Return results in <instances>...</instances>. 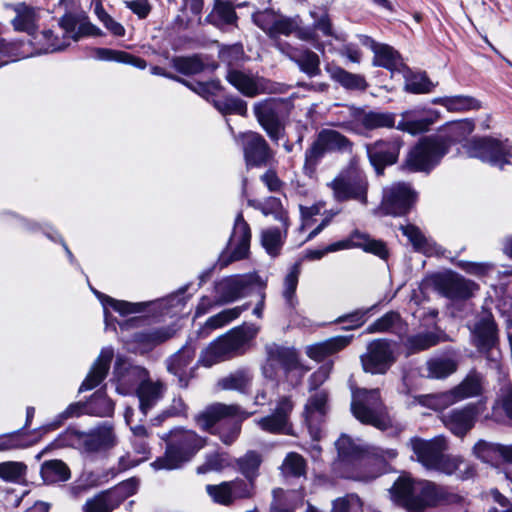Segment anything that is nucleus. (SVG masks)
<instances>
[{
    "instance_id": "nucleus-1",
    "label": "nucleus",
    "mask_w": 512,
    "mask_h": 512,
    "mask_svg": "<svg viewBox=\"0 0 512 512\" xmlns=\"http://www.w3.org/2000/svg\"><path fill=\"white\" fill-rule=\"evenodd\" d=\"M390 497L408 512H425L444 503L448 492L435 482L403 476L394 482Z\"/></svg>"
},
{
    "instance_id": "nucleus-2",
    "label": "nucleus",
    "mask_w": 512,
    "mask_h": 512,
    "mask_svg": "<svg viewBox=\"0 0 512 512\" xmlns=\"http://www.w3.org/2000/svg\"><path fill=\"white\" fill-rule=\"evenodd\" d=\"M162 438L167 441V450L152 463L156 470L178 468L205 445V440L190 430L175 429Z\"/></svg>"
},
{
    "instance_id": "nucleus-3",
    "label": "nucleus",
    "mask_w": 512,
    "mask_h": 512,
    "mask_svg": "<svg viewBox=\"0 0 512 512\" xmlns=\"http://www.w3.org/2000/svg\"><path fill=\"white\" fill-rule=\"evenodd\" d=\"M351 409L354 416L362 423L373 425L379 429H386L390 425V419L377 389L354 391Z\"/></svg>"
},
{
    "instance_id": "nucleus-4",
    "label": "nucleus",
    "mask_w": 512,
    "mask_h": 512,
    "mask_svg": "<svg viewBox=\"0 0 512 512\" xmlns=\"http://www.w3.org/2000/svg\"><path fill=\"white\" fill-rule=\"evenodd\" d=\"M351 147L352 143L339 132L331 129L320 131L311 147L305 152V173L312 176L318 160L326 152L347 151Z\"/></svg>"
},
{
    "instance_id": "nucleus-5",
    "label": "nucleus",
    "mask_w": 512,
    "mask_h": 512,
    "mask_svg": "<svg viewBox=\"0 0 512 512\" xmlns=\"http://www.w3.org/2000/svg\"><path fill=\"white\" fill-rule=\"evenodd\" d=\"M464 149L469 157L479 158L501 168L512 159V143L507 140L501 142L492 138L473 139L464 145Z\"/></svg>"
},
{
    "instance_id": "nucleus-6",
    "label": "nucleus",
    "mask_w": 512,
    "mask_h": 512,
    "mask_svg": "<svg viewBox=\"0 0 512 512\" xmlns=\"http://www.w3.org/2000/svg\"><path fill=\"white\" fill-rule=\"evenodd\" d=\"M327 186L338 201L354 199L364 204L367 202V179L358 170H347L340 173Z\"/></svg>"
},
{
    "instance_id": "nucleus-7",
    "label": "nucleus",
    "mask_w": 512,
    "mask_h": 512,
    "mask_svg": "<svg viewBox=\"0 0 512 512\" xmlns=\"http://www.w3.org/2000/svg\"><path fill=\"white\" fill-rule=\"evenodd\" d=\"M447 151L446 142L425 138L409 152L405 167L411 171H429Z\"/></svg>"
},
{
    "instance_id": "nucleus-8",
    "label": "nucleus",
    "mask_w": 512,
    "mask_h": 512,
    "mask_svg": "<svg viewBox=\"0 0 512 512\" xmlns=\"http://www.w3.org/2000/svg\"><path fill=\"white\" fill-rule=\"evenodd\" d=\"M481 392V381L478 377H468L460 385L451 391L426 396L423 404L434 410H442L456 402L466 398L479 395Z\"/></svg>"
},
{
    "instance_id": "nucleus-9",
    "label": "nucleus",
    "mask_w": 512,
    "mask_h": 512,
    "mask_svg": "<svg viewBox=\"0 0 512 512\" xmlns=\"http://www.w3.org/2000/svg\"><path fill=\"white\" fill-rule=\"evenodd\" d=\"M393 346L385 340H375L367 347V352L361 356L365 372L384 374L395 362Z\"/></svg>"
},
{
    "instance_id": "nucleus-10",
    "label": "nucleus",
    "mask_w": 512,
    "mask_h": 512,
    "mask_svg": "<svg viewBox=\"0 0 512 512\" xmlns=\"http://www.w3.org/2000/svg\"><path fill=\"white\" fill-rule=\"evenodd\" d=\"M250 239L251 232L249 225L243 219L242 214H238L229 240L228 251L220 258L221 265L226 266L233 261L247 257L249 253Z\"/></svg>"
},
{
    "instance_id": "nucleus-11",
    "label": "nucleus",
    "mask_w": 512,
    "mask_h": 512,
    "mask_svg": "<svg viewBox=\"0 0 512 512\" xmlns=\"http://www.w3.org/2000/svg\"><path fill=\"white\" fill-rule=\"evenodd\" d=\"M408 446L413 451L416 460L427 469H432L437 465L440 454L448 448L444 436H436L430 440L414 437L410 439Z\"/></svg>"
},
{
    "instance_id": "nucleus-12",
    "label": "nucleus",
    "mask_w": 512,
    "mask_h": 512,
    "mask_svg": "<svg viewBox=\"0 0 512 512\" xmlns=\"http://www.w3.org/2000/svg\"><path fill=\"white\" fill-rule=\"evenodd\" d=\"M416 199V193L408 184L396 183L386 188L382 209L386 214L402 215L406 213Z\"/></svg>"
},
{
    "instance_id": "nucleus-13",
    "label": "nucleus",
    "mask_w": 512,
    "mask_h": 512,
    "mask_svg": "<svg viewBox=\"0 0 512 512\" xmlns=\"http://www.w3.org/2000/svg\"><path fill=\"white\" fill-rule=\"evenodd\" d=\"M206 491L215 503L230 505L238 499L250 497L252 485L242 479H235L218 485H207Z\"/></svg>"
},
{
    "instance_id": "nucleus-14",
    "label": "nucleus",
    "mask_w": 512,
    "mask_h": 512,
    "mask_svg": "<svg viewBox=\"0 0 512 512\" xmlns=\"http://www.w3.org/2000/svg\"><path fill=\"white\" fill-rule=\"evenodd\" d=\"M293 403L288 397H281L271 415L256 420V424L265 432L273 434H291L289 416Z\"/></svg>"
},
{
    "instance_id": "nucleus-15",
    "label": "nucleus",
    "mask_w": 512,
    "mask_h": 512,
    "mask_svg": "<svg viewBox=\"0 0 512 512\" xmlns=\"http://www.w3.org/2000/svg\"><path fill=\"white\" fill-rule=\"evenodd\" d=\"M351 248H361L365 252L372 253L382 259L388 257V249L384 242L373 239L369 235L359 231L352 233L348 239L327 246L326 251L335 252Z\"/></svg>"
},
{
    "instance_id": "nucleus-16",
    "label": "nucleus",
    "mask_w": 512,
    "mask_h": 512,
    "mask_svg": "<svg viewBox=\"0 0 512 512\" xmlns=\"http://www.w3.org/2000/svg\"><path fill=\"white\" fill-rule=\"evenodd\" d=\"M478 414L475 405H467L442 414L441 421L455 436L462 438L473 428Z\"/></svg>"
},
{
    "instance_id": "nucleus-17",
    "label": "nucleus",
    "mask_w": 512,
    "mask_h": 512,
    "mask_svg": "<svg viewBox=\"0 0 512 512\" xmlns=\"http://www.w3.org/2000/svg\"><path fill=\"white\" fill-rule=\"evenodd\" d=\"M243 145L244 157L248 166H260L272 158L266 141L255 132H246L238 136Z\"/></svg>"
},
{
    "instance_id": "nucleus-18",
    "label": "nucleus",
    "mask_w": 512,
    "mask_h": 512,
    "mask_svg": "<svg viewBox=\"0 0 512 512\" xmlns=\"http://www.w3.org/2000/svg\"><path fill=\"white\" fill-rule=\"evenodd\" d=\"M353 119L346 124V127L358 134H363L367 130L377 128H391L395 126V118L391 113L364 112L354 110Z\"/></svg>"
},
{
    "instance_id": "nucleus-19",
    "label": "nucleus",
    "mask_w": 512,
    "mask_h": 512,
    "mask_svg": "<svg viewBox=\"0 0 512 512\" xmlns=\"http://www.w3.org/2000/svg\"><path fill=\"white\" fill-rule=\"evenodd\" d=\"M247 417L248 414L242 411L237 405L216 403L207 407L203 412L198 414L195 420L201 429L209 430L222 419L234 418L242 421Z\"/></svg>"
},
{
    "instance_id": "nucleus-20",
    "label": "nucleus",
    "mask_w": 512,
    "mask_h": 512,
    "mask_svg": "<svg viewBox=\"0 0 512 512\" xmlns=\"http://www.w3.org/2000/svg\"><path fill=\"white\" fill-rule=\"evenodd\" d=\"M401 146L399 139L377 141L367 146L368 157L377 173H381L386 165H392L397 161Z\"/></svg>"
},
{
    "instance_id": "nucleus-21",
    "label": "nucleus",
    "mask_w": 512,
    "mask_h": 512,
    "mask_svg": "<svg viewBox=\"0 0 512 512\" xmlns=\"http://www.w3.org/2000/svg\"><path fill=\"white\" fill-rule=\"evenodd\" d=\"M136 484L134 480L121 483L113 492L98 495L88 500L84 506L85 512H110L119 504L118 496L126 497L134 494Z\"/></svg>"
},
{
    "instance_id": "nucleus-22",
    "label": "nucleus",
    "mask_w": 512,
    "mask_h": 512,
    "mask_svg": "<svg viewBox=\"0 0 512 512\" xmlns=\"http://www.w3.org/2000/svg\"><path fill=\"white\" fill-rule=\"evenodd\" d=\"M473 341L480 350L491 348L497 341V328L489 311H482L470 327Z\"/></svg>"
},
{
    "instance_id": "nucleus-23",
    "label": "nucleus",
    "mask_w": 512,
    "mask_h": 512,
    "mask_svg": "<svg viewBox=\"0 0 512 512\" xmlns=\"http://www.w3.org/2000/svg\"><path fill=\"white\" fill-rule=\"evenodd\" d=\"M279 107L280 102L276 99H267L254 105V112L259 123L273 140H278L282 132L278 121Z\"/></svg>"
},
{
    "instance_id": "nucleus-24",
    "label": "nucleus",
    "mask_w": 512,
    "mask_h": 512,
    "mask_svg": "<svg viewBox=\"0 0 512 512\" xmlns=\"http://www.w3.org/2000/svg\"><path fill=\"white\" fill-rule=\"evenodd\" d=\"M228 82L238 91L248 97H254L265 92H272L268 82L263 78H255L241 71L231 70L226 76Z\"/></svg>"
},
{
    "instance_id": "nucleus-25",
    "label": "nucleus",
    "mask_w": 512,
    "mask_h": 512,
    "mask_svg": "<svg viewBox=\"0 0 512 512\" xmlns=\"http://www.w3.org/2000/svg\"><path fill=\"white\" fill-rule=\"evenodd\" d=\"M257 332L258 329L254 326H243L231 330L218 339L222 345L221 353H227L228 356L238 353L256 336Z\"/></svg>"
},
{
    "instance_id": "nucleus-26",
    "label": "nucleus",
    "mask_w": 512,
    "mask_h": 512,
    "mask_svg": "<svg viewBox=\"0 0 512 512\" xmlns=\"http://www.w3.org/2000/svg\"><path fill=\"white\" fill-rule=\"evenodd\" d=\"M115 373L118 376L117 392L128 394L132 388L145 382L148 379V372L140 366H129L122 371V359L118 358L115 367Z\"/></svg>"
},
{
    "instance_id": "nucleus-27",
    "label": "nucleus",
    "mask_w": 512,
    "mask_h": 512,
    "mask_svg": "<svg viewBox=\"0 0 512 512\" xmlns=\"http://www.w3.org/2000/svg\"><path fill=\"white\" fill-rule=\"evenodd\" d=\"M114 352L112 348H103L95 360L90 372L80 386L79 391H88L99 385L106 377Z\"/></svg>"
},
{
    "instance_id": "nucleus-28",
    "label": "nucleus",
    "mask_w": 512,
    "mask_h": 512,
    "mask_svg": "<svg viewBox=\"0 0 512 512\" xmlns=\"http://www.w3.org/2000/svg\"><path fill=\"white\" fill-rule=\"evenodd\" d=\"M327 409V393L318 391L313 394L305 406V421L307 422L311 436L319 439V430L314 427L325 415Z\"/></svg>"
},
{
    "instance_id": "nucleus-29",
    "label": "nucleus",
    "mask_w": 512,
    "mask_h": 512,
    "mask_svg": "<svg viewBox=\"0 0 512 512\" xmlns=\"http://www.w3.org/2000/svg\"><path fill=\"white\" fill-rule=\"evenodd\" d=\"M396 128L412 135L425 132L439 118L437 111H429L428 116L418 118L415 111H405L401 115Z\"/></svg>"
},
{
    "instance_id": "nucleus-30",
    "label": "nucleus",
    "mask_w": 512,
    "mask_h": 512,
    "mask_svg": "<svg viewBox=\"0 0 512 512\" xmlns=\"http://www.w3.org/2000/svg\"><path fill=\"white\" fill-rule=\"evenodd\" d=\"M351 336H336L306 347V354L316 361L333 355L349 345Z\"/></svg>"
},
{
    "instance_id": "nucleus-31",
    "label": "nucleus",
    "mask_w": 512,
    "mask_h": 512,
    "mask_svg": "<svg viewBox=\"0 0 512 512\" xmlns=\"http://www.w3.org/2000/svg\"><path fill=\"white\" fill-rule=\"evenodd\" d=\"M63 30V36L66 41H78L83 36L101 35V31L89 22L79 23L78 20L70 15H64L59 21Z\"/></svg>"
},
{
    "instance_id": "nucleus-32",
    "label": "nucleus",
    "mask_w": 512,
    "mask_h": 512,
    "mask_svg": "<svg viewBox=\"0 0 512 512\" xmlns=\"http://www.w3.org/2000/svg\"><path fill=\"white\" fill-rule=\"evenodd\" d=\"M15 12L11 20L12 26L16 31L25 32L32 35L37 29L38 14L35 8L24 3L13 6Z\"/></svg>"
},
{
    "instance_id": "nucleus-33",
    "label": "nucleus",
    "mask_w": 512,
    "mask_h": 512,
    "mask_svg": "<svg viewBox=\"0 0 512 512\" xmlns=\"http://www.w3.org/2000/svg\"><path fill=\"white\" fill-rule=\"evenodd\" d=\"M277 47L290 59L294 60L299 65L301 71L305 72L309 76H315L320 73V60L316 53L309 50L298 53L290 46L284 47L280 43Z\"/></svg>"
},
{
    "instance_id": "nucleus-34",
    "label": "nucleus",
    "mask_w": 512,
    "mask_h": 512,
    "mask_svg": "<svg viewBox=\"0 0 512 512\" xmlns=\"http://www.w3.org/2000/svg\"><path fill=\"white\" fill-rule=\"evenodd\" d=\"M433 470L451 475L457 473L461 479H466L473 475V467L466 463L461 457L440 454L437 465L433 466Z\"/></svg>"
},
{
    "instance_id": "nucleus-35",
    "label": "nucleus",
    "mask_w": 512,
    "mask_h": 512,
    "mask_svg": "<svg viewBox=\"0 0 512 512\" xmlns=\"http://www.w3.org/2000/svg\"><path fill=\"white\" fill-rule=\"evenodd\" d=\"M164 385L160 381H151L147 379L136 389L140 402V409L144 414L152 408L163 396Z\"/></svg>"
},
{
    "instance_id": "nucleus-36",
    "label": "nucleus",
    "mask_w": 512,
    "mask_h": 512,
    "mask_svg": "<svg viewBox=\"0 0 512 512\" xmlns=\"http://www.w3.org/2000/svg\"><path fill=\"white\" fill-rule=\"evenodd\" d=\"M81 441L86 451L95 452L112 447L115 435L110 427H101L90 434H82Z\"/></svg>"
},
{
    "instance_id": "nucleus-37",
    "label": "nucleus",
    "mask_w": 512,
    "mask_h": 512,
    "mask_svg": "<svg viewBox=\"0 0 512 512\" xmlns=\"http://www.w3.org/2000/svg\"><path fill=\"white\" fill-rule=\"evenodd\" d=\"M366 45L374 53L373 65L393 69L399 62V54L392 47L366 38Z\"/></svg>"
},
{
    "instance_id": "nucleus-38",
    "label": "nucleus",
    "mask_w": 512,
    "mask_h": 512,
    "mask_svg": "<svg viewBox=\"0 0 512 512\" xmlns=\"http://www.w3.org/2000/svg\"><path fill=\"white\" fill-rule=\"evenodd\" d=\"M92 57L100 61H115L125 64H130L139 69L146 68L145 60L135 57L127 52L108 49V48H95L92 52Z\"/></svg>"
},
{
    "instance_id": "nucleus-39",
    "label": "nucleus",
    "mask_w": 512,
    "mask_h": 512,
    "mask_svg": "<svg viewBox=\"0 0 512 512\" xmlns=\"http://www.w3.org/2000/svg\"><path fill=\"white\" fill-rule=\"evenodd\" d=\"M433 104L445 107L450 112H465L481 107L480 102L473 97L465 95L438 97L432 100Z\"/></svg>"
},
{
    "instance_id": "nucleus-40",
    "label": "nucleus",
    "mask_w": 512,
    "mask_h": 512,
    "mask_svg": "<svg viewBox=\"0 0 512 512\" xmlns=\"http://www.w3.org/2000/svg\"><path fill=\"white\" fill-rule=\"evenodd\" d=\"M40 473L44 482L49 484L67 481L70 478V469L58 459L45 461L41 465Z\"/></svg>"
},
{
    "instance_id": "nucleus-41",
    "label": "nucleus",
    "mask_w": 512,
    "mask_h": 512,
    "mask_svg": "<svg viewBox=\"0 0 512 512\" xmlns=\"http://www.w3.org/2000/svg\"><path fill=\"white\" fill-rule=\"evenodd\" d=\"M311 16L315 19L314 29L301 28L296 30V35L299 39L305 41H317L316 30L321 31L324 36L332 35L330 22L324 11L319 15L316 12H311Z\"/></svg>"
},
{
    "instance_id": "nucleus-42",
    "label": "nucleus",
    "mask_w": 512,
    "mask_h": 512,
    "mask_svg": "<svg viewBox=\"0 0 512 512\" xmlns=\"http://www.w3.org/2000/svg\"><path fill=\"white\" fill-rule=\"evenodd\" d=\"M331 78L339 82L342 86L349 89H365L366 81L363 76L352 74L340 67L329 66L327 67Z\"/></svg>"
},
{
    "instance_id": "nucleus-43",
    "label": "nucleus",
    "mask_w": 512,
    "mask_h": 512,
    "mask_svg": "<svg viewBox=\"0 0 512 512\" xmlns=\"http://www.w3.org/2000/svg\"><path fill=\"white\" fill-rule=\"evenodd\" d=\"M262 463V457L255 451H248L242 457L237 459L239 471L248 479L253 486L254 479L258 476V470Z\"/></svg>"
},
{
    "instance_id": "nucleus-44",
    "label": "nucleus",
    "mask_w": 512,
    "mask_h": 512,
    "mask_svg": "<svg viewBox=\"0 0 512 512\" xmlns=\"http://www.w3.org/2000/svg\"><path fill=\"white\" fill-rule=\"evenodd\" d=\"M495 418L500 419L504 415L512 423V386L505 384L499 390L493 406Z\"/></svg>"
},
{
    "instance_id": "nucleus-45",
    "label": "nucleus",
    "mask_w": 512,
    "mask_h": 512,
    "mask_svg": "<svg viewBox=\"0 0 512 512\" xmlns=\"http://www.w3.org/2000/svg\"><path fill=\"white\" fill-rule=\"evenodd\" d=\"M247 284L245 277L230 278L220 284L219 289L222 291L220 303L233 302L240 298Z\"/></svg>"
},
{
    "instance_id": "nucleus-46",
    "label": "nucleus",
    "mask_w": 512,
    "mask_h": 512,
    "mask_svg": "<svg viewBox=\"0 0 512 512\" xmlns=\"http://www.w3.org/2000/svg\"><path fill=\"white\" fill-rule=\"evenodd\" d=\"M248 307L247 305L243 306H237L230 309H225L221 311L220 313L211 316L204 325V330L212 331L218 328H222L223 326L227 325L231 321L238 318L241 313L246 310Z\"/></svg>"
},
{
    "instance_id": "nucleus-47",
    "label": "nucleus",
    "mask_w": 512,
    "mask_h": 512,
    "mask_svg": "<svg viewBox=\"0 0 512 512\" xmlns=\"http://www.w3.org/2000/svg\"><path fill=\"white\" fill-rule=\"evenodd\" d=\"M475 128L474 123L469 119L458 120L447 123L444 127L447 140L450 143L460 142L470 135Z\"/></svg>"
},
{
    "instance_id": "nucleus-48",
    "label": "nucleus",
    "mask_w": 512,
    "mask_h": 512,
    "mask_svg": "<svg viewBox=\"0 0 512 512\" xmlns=\"http://www.w3.org/2000/svg\"><path fill=\"white\" fill-rule=\"evenodd\" d=\"M207 19L210 23L221 26L233 23L236 20V14L230 3L217 0Z\"/></svg>"
},
{
    "instance_id": "nucleus-49",
    "label": "nucleus",
    "mask_w": 512,
    "mask_h": 512,
    "mask_svg": "<svg viewBox=\"0 0 512 512\" xmlns=\"http://www.w3.org/2000/svg\"><path fill=\"white\" fill-rule=\"evenodd\" d=\"M442 340L441 336L435 333H424L410 336L406 340V347L410 353L428 349Z\"/></svg>"
},
{
    "instance_id": "nucleus-50",
    "label": "nucleus",
    "mask_w": 512,
    "mask_h": 512,
    "mask_svg": "<svg viewBox=\"0 0 512 512\" xmlns=\"http://www.w3.org/2000/svg\"><path fill=\"white\" fill-rule=\"evenodd\" d=\"M27 473V465L18 461L0 463V478L7 482H19Z\"/></svg>"
},
{
    "instance_id": "nucleus-51",
    "label": "nucleus",
    "mask_w": 512,
    "mask_h": 512,
    "mask_svg": "<svg viewBox=\"0 0 512 512\" xmlns=\"http://www.w3.org/2000/svg\"><path fill=\"white\" fill-rule=\"evenodd\" d=\"M401 230L417 251L426 254L432 253V243L424 236L418 227L406 225L401 226Z\"/></svg>"
},
{
    "instance_id": "nucleus-52",
    "label": "nucleus",
    "mask_w": 512,
    "mask_h": 512,
    "mask_svg": "<svg viewBox=\"0 0 512 512\" xmlns=\"http://www.w3.org/2000/svg\"><path fill=\"white\" fill-rule=\"evenodd\" d=\"M428 376L432 378H444L452 374L457 364L454 360L448 358H437L427 362Z\"/></svg>"
},
{
    "instance_id": "nucleus-53",
    "label": "nucleus",
    "mask_w": 512,
    "mask_h": 512,
    "mask_svg": "<svg viewBox=\"0 0 512 512\" xmlns=\"http://www.w3.org/2000/svg\"><path fill=\"white\" fill-rule=\"evenodd\" d=\"M251 375L246 371H237L226 378H223L220 385L223 389L246 392L251 386Z\"/></svg>"
},
{
    "instance_id": "nucleus-54",
    "label": "nucleus",
    "mask_w": 512,
    "mask_h": 512,
    "mask_svg": "<svg viewBox=\"0 0 512 512\" xmlns=\"http://www.w3.org/2000/svg\"><path fill=\"white\" fill-rule=\"evenodd\" d=\"M284 235L279 229L269 228L262 232L261 242L271 256H277L283 244Z\"/></svg>"
},
{
    "instance_id": "nucleus-55",
    "label": "nucleus",
    "mask_w": 512,
    "mask_h": 512,
    "mask_svg": "<svg viewBox=\"0 0 512 512\" xmlns=\"http://www.w3.org/2000/svg\"><path fill=\"white\" fill-rule=\"evenodd\" d=\"M435 85L424 73L411 74L406 77L405 90L414 93L422 94L429 93L433 90Z\"/></svg>"
},
{
    "instance_id": "nucleus-56",
    "label": "nucleus",
    "mask_w": 512,
    "mask_h": 512,
    "mask_svg": "<svg viewBox=\"0 0 512 512\" xmlns=\"http://www.w3.org/2000/svg\"><path fill=\"white\" fill-rule=\"evenodd\" d=\"M363 503L356 494H347L332 502L331 512H360Z\"/></svg>"
},
{
    "instance_id": "nucleus-57",
    "label": "nucleus",
    "mask_w": 512,
    "mask_h": 512,
    "mask_svg": "<svg viewBox=\"0 0 512 512\" xmlns=\"http://www.w3.org/2000/svg\"><path fill=\"white\" fill-rule=\"evenodd\" d=\"M97 297L102 302L105 309V316L107 317V306H111L115 311L119 312L121 315H128L132 313L139 312V304L130 303L126 301H119L108 296H105L97 291H94Z\"/></svg>"
},
{
    "instance_id": "nucleus-58",
    "label": "nucleus",
    "mask_w": 512,
    "mask_h": 512,
    "mask_svg": "<svg viewBox=\"0 0 512 512\" xmlns=\"http://www.w3.org/2000/svg\"><path fill=\"white\" fill-rule=\"evenodd\" d=\"M300 274V269L298 265H294L291 271L286 275L284 280V290H283V296L287 302V304L294 308L297 299L295 297V291L298 284V278Z\"/></svg>"
},
{
    "instance_id": "nucleus-59",
    "label": "nucleus",
    "mask_w": 512,
    "mask_h": 512,
    "mask_svg": "<svg viewBox=\"0 0 512 512\" xmlns=\"http://www.w3.org/2000/svg\"><path fill=\"white\" fill-rule=\"evenodd\" d=\"M215 106L223 114H247V104L239 98H224L216 101Z\"/></svg>"
},
{
    "instance_id": "nucleus-60",
    "label": "nucleus",
    "mask_w": 512,
    "mask_h": 512,
    "mask_svg": "<svg viewBox=\"0 0 512 512\" xmlns=\"http://www.w3.org/2000/svg\"><path fill=\"white\" fill-rule=\"evenodd\" d=\"M39 44L42 45L41 50L43 52L49 53L64 49L69 45V41H66L65 37L55 36L51 30H44L41 33Z\"/></svg>"
},
{
    "instance_id": "nucleus-61",
    "label": "nucleus",
    "mask_w": 512,
    "mask_h": 512,
    "mask_svg": "<svg viewBox=\"0 0 512 512\" xmlns=\"http://www.w3.org/2000/svg\"><path fill=\"white\" fill-rule=\"evenodd\" d=\"M221 343L219 340L211 343L203 352L200 357V362L206 366L210 367L220 361L225 360L228 356L227 353H221Z\"/></svg>"
},
{
    "instance_id": "nucleus-62",
    "label": "nucleus",
    "mask_w": 512,
    "mask_h": 512,
    "mask_svg": "<svg viewBox=\"0 0 512 512\" xmlns=\"http://www.w3.org/2000/svg\"><path fill=\"white\" fill-rule=\"evenodd\" d=\"M90 409L98 416H110L114 411V404L103 393H97L90 402Z\"/></svg>"
},
{
    "instance_id": "nucleus-63",
    "label": "nucleus",
    "mask_w": 512,
    "mask_h": 512,
    "mask_svg": "<svg viewBox=\"0 0 512 512\" xmlns=\"http://www.w3.org/2000/svg\"><path fill=\"white\" fill-rule=\"evenodd\" d=\"M257 208H259L265 215L275 213L276 218L283 223V226L285 228H287V213L282 209L281 202L279 201V199L270 197L264 205L259 203Z\"/></svg>"
},
{
    "instance_id": "nucleus-64",
    "label": "nucleus",
    "mask_w": 512,
    "mask_h": 512,
    "mask_svg": "<svg viewBox=\"0 0 512 512\" xmlns=\"http://www.w3.org/2000/svg\"><path fill=\"white\" fill-rule=\"evenodd\" d=\"M174 66L183 74H196L203 70V64L197 57L176 58Z\"/></svg>"
}]
</instances>
